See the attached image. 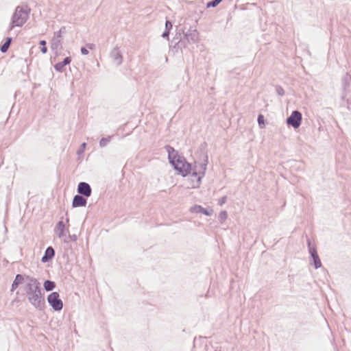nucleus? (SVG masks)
Returning a JSON list of instances; mask_svg holds the SVG:
<instances>
[{
	"label": "nucleus",
	"instance_id": "f257e3e1",
	"mask_svg": "<svg viewBox=\"0 0 351 351\" xmlns=\"http://www.w3.org/2000/svg\"><path fill=\"white\" fill-rule=\"evenodd\" d=\"M165 149L168 153L169 163L173 169L183 177L191 174V177L194 178L191 180V187L198 188L201 184L202 178L205 174L206 164H201L202 171L197 172L195 169L192 167L191 164L188 162L184 156L179 155L171 145H165Z\"/></svg>",
	"mask_w": 351,
	"mask_h": 351
},
{
	"label": "nucleus",
	"instance_id": "f03ea898",
	"mask_svg": "<svg viewBox=\"0 0 351 351\" xmlns=\"http://www.w3.org/2000/svg\"><path fill=\"white\" fill-rule=\"evenodd\" d=\"M24 291L29 302L36 309L43 310L45 306V300L42 293V288L38 280L33 277L27 276Z\"/></svg>",
	"mask_w": 351,
	"mask_h": 351
},
{
	"label": "nucleus",
	"instance_id": "7ed1b4c3",
	"mask_svg": "<svg viewBox=\"0 0 351 351\" xmlns=\"http://www.w3.org/2000/svg\"><path fill=\"white\" fill-rule=\"evenodd\" d=\"M186 26L184 27L178 29L175 37L173 38L171 43H175L174 48L185 47V43L189 44H195L198 41L199 33L195 27H190L186 31Z\"/></svg>",
	"mask_w": 351,
	"mask_h": 351
},
{
	"label": "nucleus",
	"instance_id": "20e7f679",
	"mask_svg": "<svg viewBox=\"0 0 351 351\" xmlns=\"http://www.w3.org/2000/svg\"><path fill=\"white\" fill-rule=\"evenodd\" d=\"M30 9L27 5H19L12 16L8 32L12 31L15 27H22L27 21Z\"/></svg>",
	"mask_w": 351,
	"mask_h": 351
},
{
	"label": "nucleus",
	"instance_id": "39448f33",
	"mask_svg": "<svg viewBox=\"0 0 351 351\" xmlns=\"http://www.w3.org/2000/svg\"><path fill=\"white\" fill-rule=\"evenodd\" d=\"M306 243L308 247V253L311 257V265H313L315 269H318L322 266L321 261L319 258L317 248L312 243L311 239L306 237Z\"/></svg>",
	"mask_w": 351,
	"mask_h": 351
},
{
	"label": "nucleus",
	"instance_id": "423d86ee",
	"mask_svg": "<svg viewBox=\"0 0 351 351\" xmlns=\"http://www.w3.org/2000/svg\"><path fill=\"white\" fill-rule=\"evenodd\" d=\"M351 82V75L346 73L343 75L341 79V86H342V94H341V99L343 101H346L348 105V108L350 109V106H351V98L347 97L349 93V87Z\"/></svg>",
	"mask_w": 351,
	"mask_h": 351
},
{
	"label": "nucleus",
	"instance_id": "0eeeda50",
	"mask_svg": "<svg viewBox=\"0 0 351 351\" xmlns=\"http://www.w3.org/2000/svg\"><path fill=\"white\" fill-rule=\"evenodd\" d=\"M47 302L55 311H60L63 308V302L60 298L58 292L54 291L51 293L47 296Z\"/></svg>",
	"mask_w": 351,
	"mask_h": 351
},
{
	"label": "nucleus",
	"instance_id": "6e6552de",
	"mask_svg": "<svg viewBox=\"0 0 351 351\" xmlns=\"http://www.w3.org/2000/svg\"><path fill=\"white\" fill-rule=\"evenodd\" d=\"M302 119V113L298 110H293L291 115L287 117L286 123L289 126H292L294 129H297L300 126Z\"/></svg>",
	"mask_w": 351,
	"mask_h": 351
},
{
	"label": "nucleus",
	"instance_id": "1a4fd4ad",
	"mask_svg": "<svg viewBox=\"0 0 351 351\" xmlns=\"http://www.w3.org/2000/svg\"><path fill=\"white\" fill-rule=\"evenodd\" d=\"M79 195L85 197H89L92 194V189L90 184L86 182H80L77 188Z\"/></svg>",
	"mask_w": 351,
	"mask_h": 351
},
{
	"label": "nucleus",
	"instance_id": "9d476101",
	"mask_svg": "<svg viewBox=\"0 0 351 351\" xmlns=\"http://www.w3.org/2000/svg\"><path fill=\"white\" fill-rule=\"evenodd\" d=\"M190 212L192 213H202L206 216H210L213 214L212 208H205L200 205L195 204L190 208Z\"/></svg>",
	"mask_w": 351,
	"mask_h": 351
},
{
	"label": "nucleus",
	"instance_id": "9b49d317",
	"mask_svg": "<svg viewBox=\"0 0 351 351\" xmlns=\"http://www.w3.org/2000/svg\"><path fill=\"white\" fill-rule=\"evenodd\" d=\"M110 58L117 66H120L123 62V56L118 47H114L110 52Z\"/></svg>",
	"mask_w": 351,
	"mask_h": 351
},
{
	"label": "nucleus",
	"instance_id": "f8f14e48",
	"mask_svg": "<svg viewBox=\"0 0 351 351\" xmlns=\"http://www.w3.org/2000/svg\"><path fill=\"white\" fill-rule=\"evenodd\" d=\"M86 198L87 197H85L79 194L74 195V197L73 198V201H72V207L77 208V207L86 206V204H87Z\"/></svg>",
	"mask_w": 351,
	"mask_h": 351
},
{
	"label": "nucleus",
	"instance_id": "ddd939ff",
	"mask_svg": "<svg viewBox=\"0 0 351 351\" xmlns=\"http://www.w3.org/2000/svg\"><path fill=\"white\" fill-rule=\"evenodd\" d=\"M27 276V275H23L20 274H16L14 280L12 283L10 291H14L16 290L21 284L23 283V282L26 280V278Z\"/></svg>",
	"mask_w": 351,
	"mask_h": 351
},
{
	"label": "nucleus",
	"instance_id": "4468645a",
	"mask_svg": "<svg viewBox=\"0 0 351 351\" xmlns=\"http://www.w3.org/2000/svg\"><path fill=\"white\" fill-rule=\"evenodd\" d=\"M55 256V250L51 246H49L45 251L44 255L41 258V261L44 263L50 261Z\"/></svg>",
	"mask_w": 351,
	"mask_h": 351
},
{
	"label": "nucleus",
	"instance_id": "2eb2a0df",
	"mask_svg": "<svg viewBox=\"0 0 351 351\" xmlns=\"http://www.w3.org/2000/svg\"><path fill=\"white\" fill-rule=\"evenodd\" d=\"M71 62V57H66L63 59L62 61L56 63L54 65V69L58 72H62L64 71V67L69 64Z\"/></svg>",
	"mask_w": 351,
	"mask_h": 351
},
{
	"label": "nucleus",
	"instance_id": "dca6fc26",
	"mask_svg": "<svg viewBox=\"0 0 351 351\" xmlns=\"http://www.w3.org/2000/svg\"><path fill=\"white\" fill-rule=\"evenodd\" d=\"M55 232H56L59 238L64 237L65 234V225L62 220L59 221L55 228Z\"/></svg>",
	"mask_w": 351,
	"mask_h": 351
},
{
	"label": "nucleus",
	"instance_id": "f3484780",
	"mask_svg": "<svg viewBox=\"0 0 351 351\" xmlns=\"http://www.w3.org/2000/svg\"><path fill=\"white\" fill-rule=\"evenodd\" d=\"M62 47V40L60 38H57L56 36H53L51 40V49L52 51H57L59 49H61Z\"/></svg>",
	"mask_w": 351,
	"mask_h": 351
},
{
	"label": "nucleus",
	"instance_id": "a211bd4d",
	"mask_svg": "<svg viewBox=\"0 0 351 351\" xmlns=\"http://www.w3.org/2000/svg\"><path fill=\"white\" fill-rule=\"evenodd\" d=\"M173 28V24L171 21L167 19L165 21V29L163 33L162 34V37L163 38H166L168 40H169V34L171 30Z\"/></svg>",
	"mask_w": 351,
	"mask_h": 351
},
{
	"label": "nucleus",
	"instance_id": "6ab92c4d",
	"mask_svg": "<svg viewBox=\"0 0 351 351\" xmlns=\"http://www.w3.org/2000/svg\"><path fill=\"white\" fill-rule=\"evenodd\" d=\"M12 42V38L7 37L5 42L1 45V46L0 47L1 51L2 53L7 52Z\"/></svg>",
	"mask_w": 351,
	"mask_h": 351
},
{
	"label": "nucleus",
	"instance_id": "aec40b11",
	"mask_svg": "<svg viewBox=\"0 0 351 351\" xmlns=\"http://www.w3.org/2000/svg\"><path fill=\"white\" fill-rule=\"evenodd\" d=\"M44 289L46 291H53L56 288V283L50 280H46L43 284Z\"/></svg>",
	"mask_w": 351,
	"mask_h": 351
},
{
	"label": "nucleus",
	"instance_id": "412c9836",
	"mask_svg": "<svg viewBox=\"0 0 351 351\" xmlns=\"http://www.w3.org/2000/svg\"><path fill=\"white\" fill-rule=\"evenodd\" d=\"M113 136H107L106 137H102L99 141V147L103 148L108 145V144L111 141Z\"/></svg>",
	"mask_w": 351,
	"mask_h": 351
},
{
	"label": "nucleus",
	"instance_id": "4be33fe9",
	"mask_svg": "<svg viewBox=\"0 0 351 351\" xmlns=\"http://www.w3.org/2000/svg\"><path fill=\"white\" fill-rule=\"evenodd\" d=\"M257 121L258 126L261 128H263L265 126V119L264 116L262 114H259L257 117Z\"/></svg>",
	"mask_w": 351,
	"mask_h": 351
},
{
	"label": "nucleus",
	"instance_id": "5701e85b",
	"mask_svg": "<svg viewBox=\"0 0 351 351\" xmlns=\"http://www.w3.org/2000/svg\"><path fill=\"white\" fill-rule=\"evenodd\" d=\"M221 3L219 0H211L206 3V8H215Z\"/></svg>",
	"mask_w": 351,
	"mask_h": 351
},
{
	"label": "nucleus",
	"instance_id": "b1692460",
	"mask_svg": "<svg viewBox=\"0 0 351 351\" xmlns=\"http://www.w3.org/2000/svg\"><path fill=\"white\" fill-rule=\"evenodd\" d=\"M66 32V27L64 26H62L60 27V29L54 33V36H56L57 38H61L62 36V34Z\"/></svg>",
	"mask_w": 351,
	"mask_h": 351
},
{
	"label": "nucleus",
	"instance_id": "393cba45",
	"mask_svg": "<svg viewBox=\"0 0 351 351\" xmlns=\"http://www.w3.org/2000/svg\"><path fill=\"white\" fill-rule=\"evenodd\" d=\"M39 44L41 46L40 51L43 53H46L47 52V47H46L47 42L44 40H42L40 41Z\"/></svg>",
	"mask_w": 351,
	"mask_h": 351
},
{
	"label": "nucleus",
	"instance_id": "a878e982",
	"mask_svg": "<svg viewBox=\"0 0 351 351\" xmlns=\"http://www.w3.org/2000/svg\"><path fill=\"white\" fill-rule=\"evenodd\" d=\"M219 218L221 221H224L228 218V213L226 210H222L219 213Z\"/></svg>",
	"mask_w": 351,
	"mask_h": 351
},
{
	"label": "nucleus",
	"instance_id": "bb28decb",
	"mask_svg": "<svg viewBox=\"0 0 351 351\" xmlns=\"http://www.w3.org/2000/svg\"><path fill=\"white\" fill-rule=\"evenodd\" d=\"M276 91L277 95H278L279 96H283L285 95V90L281 86H279V85L276 86Z\"/></svg>",
	"mask_w": 351,
	"mask_h": 351
},
{
	"label": "nucleus",
	"instance_id": "cd10ccee",
	"mask_svg": "<svg viewBox=\"0 0 351 351\" xmlns=\"http://www.w3.org/2000/svg\"><path fill=\"white\" fill-rule=\"evenodd\" d=\"M86 145H86V143H82V144H81V145H80V147H79V149H77V154L78 155H80V154H84V150H85V149H86Z\"/></svg>",
	"mask_w": 351,
	"mask_h": 351
},
{
	"label": "nucleus",
	"instance_id": "c85d7f7f",
	"mask_svg": "<svg viewBox=\"0 0 351 351\" xmlns=\"http://www.w3.org/2000/svg\"><path fill=\"white\" fill-rule=\"evenodd\" d=\"M227 201V196H223L222 197H221L219 201H218V204L219 206H222Z\"/></svg>",
	"mask_w": 351,
	"mask_h": 351
},
{
	"label": "nucleus",
	"instance_id": "c756f323",
	"mask_svg": "<svg viewBox=\"0 0 351 351\" xmlns=\"http://www.w3.org/2000/svg\"><path fill=\"white\" fill-rule=\"evenodd\" d=\"M80 51L82 53V55H88L89 51L88 50V48L86 47H82L81 49H80Z\"/></svg>",
	"mask_w": 351,
	"mask_h": 351
},
{
	"label": "nucleus",
	"instance_id": "7c9ffc66",
	"mask_svg": "<svg viewBox=\"0 0 351 351\" xmlns=\"http://www.w3.org/2000/svg\"><path fill=\"white\" fill-rule=\"evenodd\" d=\"M86 47L88 49H90V50H93L95 49V45L93 44V43H88L86 44Z\"/></svg>",
	"mask_w": 351,
	"mask_h": 351
},
{
	"label": "nucleus",
	"instance_id": "2f4dec72",
	"mask_svg": "<svg viewBox=\"0 0 351 351\" xmlns=\"http://www.w3.org/2000/svg\"><path fill=\"white\" fill-rule=\"evenodd\" d=\"M69 237L73 241H75L77 240V236L75 234H70Z\"/></svg>",
	"mask_w": 351,
	"mask_h": 351
},
{
	"label": "nucleus",
	"instance_id": "473e14b6",
	"mask_svg": "<svg viewBox=\"0 0 351 351\" xmlns=\"http://www.w3.org/2000/svg\"><path fill=\"white\" fill-rule=\"evenodd\" d=\"M214 348L215 351H220L221 347L217 344V346Z\"/></svg>",
	"mask_w": 351,
	"mask_h": 351
},
{
	"label": "nucleus",
	"instance_id": "72a5a7b5",
	"mask_svg": "<svg viewBox=\"0 0 351 351\" xmlns=\"http://www.w3.org/2000/svg\"><path fill=\"white\" fill-rule=\"evenodd\" d=\"M196 345H197V340H196V339H195L194 341H193V348L194 349L196 348Z\"/></svg>",
	"mask_w": 351,
	"mask_h": 351
},
{
	"label": "nucleus",
	"instance_id": "f704fd0d",
	"mask_svg": "<svg viewBox=\"0 0 351 351\" xmlns=\"http://www.w3.org/2000/svg\"><path fill=\"white\" fill-rule=\"evenodd\" d=\"M340 156H341V154H339V155H337V156H336V160H337V161H339V160H340Z\"/></svg>",
	"mask_w": 351,
	"mask_h": 351
},
{
	"label": "nucleus",
	"instance_id": "c9c22d12",
	"mask_svg": "<svg viewBox=\"0 0 351 351\" xmlns=\"http://www.w3.org/2000/svg\"><path fill=\"white\" fill-rule=\"evenodd\" d=\"M324 319H325V321H326L328 326L329 327V322H328V320H327V319L326 317H324Z\"/></svg>",
	"mask_w": 351,
	"mask_h": 351
},
{
	"label": "nucleus",
	"instance_id": "e433bc0d",
	"mask_svg": "<svg viewBox=\"0 0 351 351\" xmlns=\"http://www.w3.org/2000/svg\"><path fill=\"white\" fill-rule=\"evenodd\" d=\"M69 219H68V218H66V223H69Z\"/></svg>",
	"mask_w": 351,
	"mask_h": 351
}]
</instances>
